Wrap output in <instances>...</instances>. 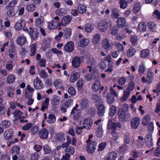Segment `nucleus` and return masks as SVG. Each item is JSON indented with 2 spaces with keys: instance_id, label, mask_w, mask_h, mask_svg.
<instances>
[{
  "instance_id": "nucleus-1",
  "label": "nucleus",
  "mask_w": 160,
  "mask_h": 160,
  "mask_svg": "<svg viewBox=\"0 0 160 160\" xmlns=\"http://www.w3.org/2000/svg\"><path fill=\"white\" fill-rule=\"evenodd\" d=\"M117 127L121 128L120 123H118L116 124L112 121V119H109L108 124V130L113 137L114 141H116L118 138L117 133L116 132Z\"/></svg>"
},
{
  "instance_id": "nucleus-2",
  "label": "nucleus",
  "mask_w": 160,
  "mask_h": 160,
  "mask_svg": "<svg viewBox=\"0 0 160 160\" xmlns=\"http://www.w3.org/2000/svg\"><path fill=\"white\" fill-rule=\"evenodd\" d=\"M94 96L97 98L96 101L95 102L96 106L98 107L97 114L99 117L102 116L105 113V108L100 97L97 95H95Z\"/></svg>"
},
{
  "instance_id": "nucleus-3",
  "label": "nucleus",
  "mask_w": 160,
  "mask_h": 160,
  "mask_svg": "<svg viewBox=\"0 0 160 160\" xmlns=\"http://www.w3.org/2000/svg\"><path fill=\"white\" fill-rule=\"evenodd\" d=\"M110 91L111 94H112L115 97H117L118 96V94L112 88H110ZM106 98L107 102L108 104H111L114 102V98L113 96H111V94L110 93L107 94Z\"/></svg>"
},
{
  "instance_id": "nucleus-4",
  "label": "nucleus",
  "mask_w": 160,
  "mask_h": 160,
  "mask_svg": "<svg viewBox=\"0 0 160 160\" xmlns=\"http://www.w3.org/2000/svg\"><path fill=\"white\" fill-rule=\"evenodd\" d=\"M92 121L90 118L85 119L83 121L80 122V124H82L83 125V128L87 129L89 130L92 127Z\"/></svg>"
},
{
  "instance_id": "nucleus-5",
  "label": "nucleus",
  "mask_w": 160,
  "mask_h": 160,
  "mask_svg": "<svg viewBox=\"0 0 160 160\" xmlns=\"http://www.w3.org/2000/svg\"><path fill=\"white\" fill-rule=\"evenodd\" d=\"M87 143L88 145L86 149L88 152L90 153H93L96 148V143L94 141H92Z\"/></svg>"
},
{
  "instance_id": "nucleus-6",
  "label": "nucleus",
  "mask_w": 160,
  "mask_h": 160,
  "mask_svg": "<svg viewBox=\"0 0 160 160\" xmlns=\"http://www.w3.org/2000/svg\"><path fill=\"white\" fill-rule=\"evenodd\" d=\"M26 31L27 32H29V35L32 39L35 40L38 38V32L36 29L29 27V29H26Z\"/></svg>"
},
{
  "instance_id": "nucleus-7",
  "label": "nucleus",
  "mask_w": 160,
  "mask_h": 160,
  "mask_svg": "<svg viewBox=\"0 0 160 160\" xmlns=\"http://www.w3.org/2000/svg\"><path fill=\"white\" fill-rule=\"evenodd\" d=\"M78 106V105L76 104L75 106L73 108L71 112V114H74L73 118L75 120H77L79 118L81 114V111L79 109H77Z\"/></svg>"
},
{
  "instance_id": "nucleus-8",
  "label": "nucleus",
  "mask_w": 160,
  "mask_h": 160,
  "mask_svg": "<svg viewBox=\"0 0 160 160\" xmlns=\"http://www.w3.org/2000/svg\"><path fill=\"white\" fill-rule=\"evenodd\" d=\"M64 48L65 51L69 53L71 52L74 49V44L72 42H68L65 45Z\"/></svg>"
},
{
  "instance_id": "nucleus-9",
  "label": "nucleus",
  "mask_w": 160,
  "mask_h": 160,
  "mask_svg": "<svg viewBox=\"0 0 160 160\" xmlns=\"http://www.w3.org/2000/svg\"><path fill=\"white\" fill-rule=\"evenodd\" d=\"M34 91V89L33 88L31 87L30 85H28L25 91L26 97L27 98L31 97Z\"/></svg>"
},
{
  "instance_id": "nucleus-10",
  "label": "nucleus",
  "mask_w": 160,
  "mask_h": 160,
  "mask_svg": "<svg viewBox=\"0 0 160 160\" xmlns=\"http://www.w3.org/2000/svg\"><path fill=\"white\" fill-rule=\"evenodd\" d=\"M72 19V17L70 15L63 16L62 19L61 25L66 26L69 24Z\"/></svg>"
},
{
  "instance_id": "nucleus-11",
  "label": "nucleus",
  "mask_w": 160,
  "mask_h": 160,
  "mask_svg": "<svg viewBox=\"0 0 160 160\" xmlns=\"http://www.w3.org/2000/svg\"><path fill=\"white\" fill-rule=\"evenodd\" d=\"M25 25V21L21 19L16 22L14 26V28L16 30L19 31L24 28Z\"/></svg>"
},
{
  "instance_id": "nucleus-12",
  "label": "nucleus",
  "mask_w": 160,
  "mask_h": 160,
  "mask_svg": "<svg viewBox=\"0 0 160 160\" xmlns=\"http://www.w3.org/2000/svg\"><path fill=\"white\" fill-rule=\"evenodd\" d=\"M118 118L121 122H123L126 120V115L125 110L122 108L119 109L118 112Z\"/></svg>"
},
{
  "instance_id": "nucleus-13",
  "label": "nucleus",
  "mask_w": 160,
  "mask_h": 160,
  "mask_svg": "<svg viewBox=\"0 0 160 160\" xmlns=\"http://www.w3.org/2000/svg\"><path fill=\"white\" fill-rule=\"evenodd\" d=\"M140 120L139 118L135 117L133 118L131 121V127L133 129H136L139 126Z\"/></svg>"
},
{
  "instance_id": "nucleus-14",
  "label": "nucleus",
  "mask_w": 160,
  "mask_h": 160,
  "mask_svg": "<svg viewBox=\"0 0 160 160\" xmlns=\"http://www.w3.org/2000/svg\"><path fill=\"white\" fill-rule=\"evenodd\" d=\"M152 140L151 133H147L145 137V140L146 144L148 146L150 147L152 146L153 144Z\"/></svg>"
},
{
  "instance_id": "nucleus-15",
  "label": "nucleus",
  "mask_w": 160,
  "mask_h": 160,
  "mask_svg": "<svg viewBox=\"0 0 160 160\" xmlns=\"http://www.w3.org/2000/svg\"><path fill=\"white\" fill-rule=\"evenodd\" d=\"M108 24V22L105 21H102L98 24V28L101 32H104L107 30Z\"/></svg>"
},
{
  "instance_id": "nucleus-16",
  "label": "nucleus",
  "mask_w": 160,
  "mask_h": 160,
  "mask_svg": "<svg viewBox=\"0 0 160 160\" xmlns=\"http://www.w3.org/2000/svg\"><path fill=\"white\" fill-rule=\"evenodd\" d=\"M16 41L17 44L20 46H23L27 41L26 37L23 35L18 36Z\"/></svg>"
},
{
  "instance_id": "nucleus-17",
  "label": "nucleus",
  "mask_w": 160,
  "mask_h": 160,
  "mask_svg": "<svg viewBox=\"0 0 160 160\" xmlns=\"http://www.w3.org/2000/svg\"><path fill=\"white\" fill-rule=\"evenodd\" d=\"M48 132L47 129L43 128L39 132V135L40 137L42 139H46L48 136Z\"/></svg>"
},
{
  "instance_id": "nucleus-18",
  "label": "nucleus",
  "mask_w": 160,
  "mask_h": 160,
  "mask_svg": "<svg viewBox=\"0 0 160 160\" xmlns=\"http://www.w3.org/2000/svg\"><path fill=\"white\" fill-rule=\"evenodd\" d=\"M60 101V97L53 95L51 99V104L53 106H57L59 103Z\"/></svg>"
},
{
  "instance_id": "nucleus-19",
  "label": "nucleus",
  "mask_w": 160,
  "mask_h": 160,
  "mask_svg": "<svg viewBox=\"0 0 160 160\" xmlns=\"http://www.w3.org/2000/svg\"><path fill=\"white\" fill-rule=\"evenodd\" d=\"M61 26L60 22L52 20L49 23L48 28L51 29H53L57 28L58 26Z\"/></svg>"
},
{
  "instance_id": "nucleus-20",
  "label": "nucleus",
  "mask_w": 160,
  "mask_h": 160,
  "mask_svg": "<svg viewBox=\"0 0 160 160\" xmlns=\"http://www.w3.org/2000/svg\"><path fill=\"white\" fill-rule=\"evenodd\" d=\"M100 82L98 81H96L92 86V91L94 92H96L99 89H100L101 90H103L104 89V87L102 86L100 88Z\"/></svg>"
},
{
  "instance_id": "nucleus-21",
  "label": "nucleus",
  "mask_w": 160,
  "mask_h": 160,
  "mask_svg": "<svg viewBox=\"0 0 160 160\" xmlns=\"http://www.w3.org/2000/svg\"><path fill=\"white\" fill-rule=\"evenodd\" d=\"M116 22L118 27L122 28L125 25L126 22L124 18L120 17L117 18Z\"/></svg>"
},
{
  "instance_id": "nucleus-22",
  "label": "nucleus",
  "mask_w": 160,
  "mask_h": 160,
  "mask_svg": "<svg viewBox=\"0 0 160 160\" xmlns=\"http://www.w3.org/2000/svg\"><path fill=\"white\" fill-rule=\"evenodd\" d=\"M89 42L88 39L83 38L80 40L78 43V45L82 47H86L88 45Z\"/></svg>"
},
{
  "instance_id": "nucleus-23",
  "label": "nucleus",
  "mask_w": 160,
  "mask_h": 160,
  "mask_svg": "<svg viewBox=\"0 0 160 160\" xmlns=\"http://www.w3.org/2000/svg\"><path fill=\"white\" fill-rule=\"evenodd\" d=\"M13 135L12 130L9 129L5 131L3 134L4 138L7 140H9L12 137Z\"/></svg>"
},
{
  "instance_id": "nucleus-24",
  "label": "nucleus",
  "mask_w": 160,
  "mask_h": 160,
  "mask_svg": "<svg viewBox=\"0 0 160 160\" xmlns=\"http://www.w3.org/2000/svg\"><path fill=\"white\" fill-rule=\"evenodd\" d=\"M94 28V25L91 23H87L85 26V31L88 33H90L92 32Z\"/></svg>"
},
{
  "instance_id": "nucleus-25",
  "label": "nucleus",
  "mask_w": 160,
  "mask_h": 160,
  "mask_svg": "<svg viewBox=\"0 0 160 160\" xmlns=\"http://www.w3.org/2000/svg\"><path fill=\"white\" fill-rule=\"evenodd\" d=\"M147 28L146 23L144 22H140L138 25L137 30L140 32H144L145 31Z\"/></svg>"
},
{
  "instance_id": "nucleus-26",
  "label": "nucleus",
  "mask_w": 160,
  "mask_h": 160,
  "mask_svg": "<svg viewBox=\"0 0 160 160\" xmlns=\"http://www.w3.org/2000/svg\"><path fill=\"white\" fill-rule=\"evenodd\" d=\"M150 53V51L148 49H143L140 51V55L141 58H147L149 56Z\"/></svg>"
},
{
  "instance_id": "nucleus-27",
  "label": "nucleus",
  "mask_w": 160,
  "mask_h": 160,
  "mask_svg": "<svg viewBox=\"0 0 160 160\" xmlns=\"http://www.w3.org/2000/svg\"><path fill=\"white\" fill-rule=\"evenodd\" d=\"M144 138L142 136H139L136 140V145L139 148H141L144 144Z\"/></svg>"
},
{
  "instance_id": "nucleus-28",
  "label": "nucleus",
  "mask_w": 160,
  "mask_h": 160,
  "mask_svg": "<svg viewBox=\"0 0 160 160\" xmlns=\"http://www.w3.org/2000/svg\"><path fill=\"white\" fill-rule=\"evenodd\" d=\"M72 66L75 68H77L80 64V60L79 58L75 57L72 60Z\"/></svg>"
},
{
  "instance_id": "nucleus-29",
  "label": "nucleus",
  "mask_w": 160,
  "mask_h": 160,
  "mask_svg": "<svg viewBox=\"0 0 160 160\" xmlns=\"http://www.w3.org/2000/svg\"><path fill=\"white\" fill-rule=\"evenodd\" d=\"M101 37L98 33L95 34L92 39V42L94 44H99L100 41Z\"/></svg>"
},
{
  "instance_id": "nucleus-30",
  "label": "nucleus",
  "mask_w": 160,
  "mask_h": 160,
  "mask_svg": "<svg viewBox=\"0 0 160 160\" xmlns=\"http://www.w3.org/2000/svg\"><path fill=\"white\" fill-rule=\"evenodd\" d=\"M13 116L15 118H18L19 119L21 118H24L25 117L22 116L23 112L19 110H16L14 112H12Z\"/></svg>"
},
{
  "instance_id": "nucleus-31",
  "label": "nucleus",
  "mask_w": 160,
  "mask_h": 160,
  "mask_svg": "<svg viewBox=\"0 0 160 160\" xmlns=\"http://www.w3.org/2000/svg\"><path fill=\"white\" fill-rule=\"evenodd\" d=\"M37 44L34 43L31 45L30 46V55L32 56H34L37 52Z\"/></svg>"
},
{
  "instance_id": "nucleus-32",
  "label": "nucleus",
  "mask_w": 160,
  "mask_h": 160,
  "mask_svg": "<svg viewBox=\"0 0 160 160\" xmlns=\"http://www.w3.org/2000/svg\"><path fill=\"white\" fill-rule=\"evenodd\" d=\"M120 16L119 11L116 8H112V10L111 17L113 18H117Z\"/></svg>"
},
{
  "instance_id": "nucleus-33",
  "label": "nucleus",
  "mask_w": 160,
  "mask_h": 160,
  "mask_svg": "<svg viewBox=\"0 0 160 160\" xmlns=\"http://www.w3.org/2000/svg\"><path fill=\"white\" fill-rule=\"evenodd\" d=\"M117 111V108L114 105H111L109 108V115L110 116L112 117L115 114Z\"/></svg>"
},
{
  "instance_id": "nucleus-34",
  "label": "nucleus",
  "mask_w": 160,
  "mask_h": 160,
  "mask_svg": "<svg viewBox=\"0 0 160 160\" xmlns=\"http://www.w3.org/2000/svg\"><path fill=\"white\" fill-rule=\"evenodd\" d=\"M72 30L71 28H66L64 31V37L66 39L69 38L72 34Z\"/></svg>"
},
{
  "instance_id": "nucleus-35",
  "label": "nucleus",
  "mask_w": 160,
  "mask_h": 160,
  "mask_svg": "<svg viewBox=\"0 0 160 160\" xmlns=\"http://www.w3.org/2000/svg\"><path fill=\"white\" fill-rule=\"evenodd\" d=\"M130 94V92L129 91L125 90L124 91L123 96L120 98V101L121 102H123L126 101Z\"/></svg>"
},
{
  "instance_id": "nucleus-36",
  "label": "nucleus",
  "mask_w": 160,
  "mask_h": 160,
  "mask_svg": "<svg viewBox=\"0 0 160 160\" xmlns=\"http://www.w3.org/2000/svg\"><path fill=\"white\" fill-rule=\"evenodd\" d=\"M117 157V154L114 151L110 152L107 158V160H116Z\"/></svg>"
},
{
  "instance_id": "nucleus-37",
  "label": "nucleus",
  "mask_w": 160,
  "mask_h": 160,
  "mask_svg": "<svg viewBox=\"0 0 160 160\" xmlns=\"http://www.w3.org/2000/svg\"><path fill=\"white\" fill-rule=\"evenodd\" d=\"M103 133V131L102 125L99 126L96 130V135L99 137H102Z\"/></svg>"
},
{
  "instance_id": "nucleus-38",
  "label": "nucleus",
  "mask_w": 160,
  "mask_h": 160,
  "mask_svg": "<svg viewBox=\"0 0 160 160\" xmlns=\"http://www.w3.org/2000/svg\"><path fill=\"white\" fill-rule=\"evenodd\" d=\"M65 153L71 155H73L75 152V149L72 146H70L66 148L65 150Z\"/></svg>"
},
{
  "instance_id": "nucleus-39",
  "label": "nucleus",
  "mask_w": 160,
  "mask_h": 160,
  "mask_svg": "<svg viewBox=\"0 0 160 160\" xmlns=\"http://www.w3.org/2000/svg\"><path fill=\"white\" fill-rule=\"evenodd\" d=\"M150 120V116L149 115H146L142 120V123L144 126L147 125Z\"/></svg>"
},
{
  "instance_id": "nucleus-40",
  "label": "nucleus",
  "mask_w": 160,
  "mask_h": 160,
  "mask_svg": "<svg viewBox=\"0 0 160 160\" xmlns=\"http://www.w3.org/2000/svg\"><path fill=\"white\" fill-rule=\"evenodd\" d=\"M136 52V50L135 48H130L127 50V55L128 57L131 58L134 56Z\"/></svg>"
},
{
  "instance_id": "nucleus-41",
  "label": "nucleus",
  "mask_w": 160,
  "mask_h": 160,
  "mask_svg": "<svg viewBox=\"0 0 160 160\" xmlns=\"http://www.w3.org/2000/svg\"><path fill=\"white\" fill-rule=\"evenodd\" d=\"M18 1L17 0H12L6 6V8H14L15 7Z\"/></svg>"
},
{
  "instance_id": "nucleus-42",
  "label": "nucleus",
  "mask_w": 160,
  "mask_h": 160,
  "mask_svg": "<svg viewBox=\"0 0 160 160\" xmlns=\"http://www.w3.org/2000/svg\"><path fill=\"white\" fill-rule=\"evenodd\" d=\"M86 7L83 4H80L79 5L78 8V10L79 13L82 14L86 11Z\"/></svg>"
},
{
  "instance_id": "nucleus-43",
  "label": "nucleus",
  "mask_w": 160,
  "mask_h": 160,
  "mask_svg": "<svg viewBox=\"0 0 160 160\" xmlns=\"http://www.w3.org/2000/svg\"><path fill=\"white\" fill-rule=\"evenodd\" d=\"M141 4L139 2H136L135 3L133 8V11L135 14H137L141 9Z\"/></svg>"
},
{
  "instance_id": "nucleus-44",
  "label": "nucleus",
  "mask_w": 160,
  "mask_h": 160,
  "mask_svg": "<svg viewBox=\"0 0 160 160\" xmlns=\"http://www.w3.org/2000/svg\"><path fill=\"white\" fill-rule=\"evenodd\" d=\"M34 86L36 89H41L43 87L41 81H36L34 82Z\"/></svg>"
},
{
  "instance_id": "nucleus-45",
  "label": "nucleus",
  "mask_w": 160,
  "mask_h": 160,
  "mask_svg": "<svg viewBox=\"0 0 160 160\" xmlns=\"http://www.w3.org/2000/svg\"><path fill=\"white\" fill-rule=\"evenodd\" d=\"M56 121L55 115L52 114H49L48 116L47 122L48 123H54Z\"/></svg>"
},
{
  "instance_id": "nucleus-46",
  "label": "nucleus",
  "mask_w": 160,
  "mask_h": 160,
  "mask_svg": "<svg viewBox=\"0 0 160 160\" xmlns=\"http://www.w3.org/2000/svg\"><path fill=\"white\" fill-rule=\"evenodd\" d=\"M80 77V75L78 72H73L71 73L70 79L72 80H76Z\"/></svg>"
},
{
  "instance_id": "nucleus-47",
  "label": "nucleus",
  "mask_w": 160,
  "mask_h": 160,
  "mask_svg": "<svg viewBox=\"0 0 160 160\" xmlns=\"http://www.w3.org/2000/svg\"><path fill=\"white\" fill-rule=\"evenodd\" d=\"M148 28L152 32H155L157 28L156 25L155 23L152 22L148 23Z\"/></svg>"
},
{
  "instance_id": "nucleus-48",
  "label": "nucleus",
  "mask_w": 160,
  "mask_h": 160,
  "mask_svg": "<svg viewBox=\"0 0 160 160\" xmlns=\"http://www.w3.org/2000/svg\"><path fill=\"white\" fill-rule=\"evenodd\" d=\"M110 43L108 39H104L102 42V47L105 49H108L110 47Z\"/></svg>"
},
{
  "instance_id": "nucleus-49",
  "label": "nucleus",
  "mask_w": 160,
  "mask_h": 160,
  "mask_svg": "<svg viewBox=\"0 0 160 160\" xmlns=\"http://www.w3.org/2000/svg\"><path fill=\"white\" fill-rule=\"evenodd\" d=\"M88 100L86 99H84L82 100L80 104V106L82 108H87L88 106Z\"/></svg>"
},
{
  "instance_id": "nucleus-50",
  "label": "nucleus",
  "mask_w": 160,
  "mask_h": 160,
  "mask_svg": "<svg viewBox=\"0 0 160 160\" xmlns=\"http://www.w3.org/2000/svg\"><path fill=\"white\" fill-rule=\"evenodd\" d=\"M19 148L18 147L15 146L12 148L10 150V152L15 154H18L19 152Z\"/></svg>"
},
{
  "instance_id": "nucleus-51",
  "label": "nucleus",
  "mask_w": 160,
  "mask_h": 160,
  "mask_svg": "<svg viewBox=\"0 0 160 160\" xmlns=\"http://www.w3.org/2000/svg\"><path fill=\"white\" fill-rule=\"evenodd\" d=\"M36 8L35 4L32 3H30L27 5L26 9L28 12H33Z\"/></svg>"
},
{
  "instance_id": "nucleus-52",
  "label": "nucleus",
  "mask_w": 160,
  "mask_h": 160,
  "mask_svg": "<svg viewBox=\"0 0 160 160\" xmlns=\"http://www.w3.org/2000/svg\"><path fill=\"white\" fill-rule=\"evenodd\" d=\"M9 56L12 59L16 58V54L14 49L12 48L9 51Z\"/></svg>"
},
{
  "instance_id": "nucleus-53",
  "label": "nucleus",
  "mask_w": 160,
  "mask_h": 160,
  "mask_svg": "<svg viewBox=\"0 0 160 160\" xmlns=\"http://www.w3.org/2000/svg\"><path fill=\"white\" fill-rule=\"evenodd\" d=\"M43 23V20L42 17H39L36 20V25L38 27H41Z\"/></svg>"
},
{
  "instance_id": "nucleus-54",
  "label": "nucleus",
  "mask_w": 160,
  "mask_h": 160,
  "mask_svg": "<svg viewBox=\"0 0 160 160\" xmlns=\"http://www.w3.org/2000/svg\"><path fill=\"white\" fill-rule=\"evenodd\" d=\"M55 13L57 15L62 16L65 14V10L62 8L58 9L56 11Z\"/></svg>"
},
{
  "instance_id": "nucleus-55",
  "label": "nucleus",
  "mask_w": 160,
  "mask_h": 160,
  "mask_svg": "<svg viewBox=\"0 0 160 160\" xmlns=\"http://www.w3.org/2000/svg\"><path fill=\"white\" fill-rule=\"evenodd\" d=\"M39 154L35 152L30 154V159L31 160H38L39 157Z\"/></svg>"
},
{
  "instance_id": "nucleus-56",
  "label": "nucleus",
  "mask_w": 160,
  "mask_h": 160,
  "mask_svg": "<svg viewBox=\"0 0 160 160\" xmlns=\"http://www.w3.org/2000/svg\"><path fill=\"white\" fill-rule=\"evenodd\" d=\"M54 85L56 88H63V87L62 85V82L61 81H55Z\"/></svg>"
},
{
  "instance_id": "nucleus-57",
  "label": "nucleus",
  "mask_w": 160,
  "mask_h": 160,
  "mask_svg": "<svg viewBox=\"0 0 160 160\" xmlns=\"http://www.w3.org/2000/svg\"><path fill=\"white\" fill-rule=\"evenodd\" d=\"M6 9L8 10L7 13V14L8 16L10 17L12 16H13L15 15V13L14 11V8H10V9Z\"/></svg>"
},
{
  "instance_id": "nucleus-58",
  "label": "nucleus",
  "mask_w": 160,
  "mask_h": 160,
  "mask_svg": "<svg viewBox=\"0 0 160 160\" xmlns=\"http://www.w3.org/2000/svg\"><path fill=\"white\" fill-rule=\"evenodd\" d=\"M68 93L71 96H75L76 94V91L73 87H70L68 90Z\"/></svg>"
},
{
  "instance_id": "nucleus-59",
  "label": "nucleus",
  "mask_w": 160,
  "mask_h": 160,
  "mask_svg": "<svg viewBox=\"0 0 160 160\" xmlns=\"http://www.w3.org/2000/svg\"><path fill=\"white\" fill-rule=\"evenodd\" d=\"M154 123L152 122L149 123L148 126V132L151 133H152L154 130Z\"/></svg>"
},
{
  "instance_id": "nucleus-60",
  "label": "nucleus",
  "mask_w": 160,
  "mask_h": 160,
  "mask_svg": "<svg viewBox=\"0 0 160 160\" xmlns=\"http://www.w3.org/2000/svg\"><path fill=\"white\" fill-rule=\"evenodd\" d=\"M115 46L119 52L122 51L124 50L123 46L120 43L116 42L115 44Z\"/></svg>"
},
{
  "instance_id": "nucleus-61",
  "label": "nucleus",
  "mask_w": 160,
  "mask_h": 160,
  "mask_svg": "<svg viewBox=\"0 0 160 160\" xmlns=\"http://www.w3.org/2000/svg\"><path fill=\"white\" fill-rule=\"evenodd\" d=\"M10 125V122L6 120L2 121L1 124V125L3 128H8Z\"/></svg>"
},
{
  "instance_id": "nucleus-62",
  "label": "nucleus",
  "mask_w": 160,
  "mask_h": 160,
  "mask_svg": "<svg viewBox=\"0 0 160 160\" xmlns=\"http://www.w3.org/2000/svg\"><path fill=\"white\" fill-rule=\"evenodd\" d=\"M146 67L144 64L143 63H142L139 66L138 71L141 74H143L144 73L145 71Z\"/></svg>"
},
{
  "instance_id": "nucleus-63",
  "label": "nucleus",
  "mask_w": 160,
  "mask_h": 160,
  "mask_svg": "<svg viewBox=\"0 0 160 160\" xmlns=\"http://www.w3.org/2000/svg\"><path fill=\"white\" fill-rule=\"evenodd\" d=\"M50 39H44L43 40V45H45V48H44V50H45L46 48L49 47L50 45Z\"/></svg>"
},
{
  "instance_id": "nucleus-64",
  "label": "nucleus",
  "mask_w": 160,
  "mask_h": 160,
  "mask_svg": "<svg viewBox=\"0 0 160 160\" xmlns=\"http://www.w3.org/2000/svg\"><path fill=\"white\" fill-rule=\"evenodd\" d=\"M134 87V82L132 81H131L128 84V86L126 90L129 91L130 92L133 89Z\"/></svg>"
}]
</instances>
